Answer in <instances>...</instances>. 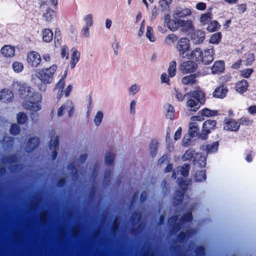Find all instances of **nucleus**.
I'll list each match as a JSON object with an SVG mask.
<instances>
[{
    "label": "nucleus",
    "mask_w": 256,
    "mask_h": 256,
    "mask_svg": "<svg viewBox=\"0 0 256 256\" xmlns=\"http://www.w3.org/2000/svg\"><path fill=\"white\" fill-rule=\"evenodd\" d=\"M19 95L24 100L22 106L24 108L32 112L30 117L32 122H36L38 120V114L36 112L42 109L40 102L42 99L41 94L35 92L34 90L26 84L20 85Z\"/></svg>",
    "instance_id": "1"
},
{
    "label": "nucleus",
    "mask_w": 256,
    "mask_h": 256,
    "mask_svg": "<svg viewBox=\"0 0 256 256\" xmlns=\"http://www.w3.org/2000/svg\"><path fill=\"white\" fill-rule=\"evenodd\" d=\"M188 96L190 98L186 102V106L191 111H197L205 103V94L202 90L191 91L188 93Z\"/></svg>",
    "instance_id": "2"
},
{
    "label": "nucleus",
    "mask_w": 256,
    "mask_h": 256,
    "mask_svg": "<svg viewBox=\"0 0 256 256\" xmlns=\"http://www.w3.org/2000/svg\"><path fill=\"white\" fill-rule=\"evenodd\" d=\"M57 68V65L52 64L48 68H42L40 70L36 72V76L44 84H50L53 80V76Z\"/></svg>",
    "instance_id": "3"
},
{
    "label": "nucleus",
    "mask_w": 256,
    "mask_h": 256,
    "mask_svg": "<svg viewBox=\"0 0 256 256\" xmlns=\"http://www.w3.org/2000/svg\"><path fill=\"white\" fill-rule=\"evenodd\" d=\"M216 124V122L214 120H208L205 121L202 124V133L199 137L202 140H206L208 138V134L215 128Z\"/></svg>",
    "instance_id": "4"
},
{
    "label": "nucleus",
    "mask_w": 256,
    "mask_h": 256,
    "mask_svg": "<svg viewBox=\"0 0 256 256\" xmlns=\"http://www.w3.org/2000/svg\"><path fill=\"white\" fill-rule=\"evenodd\" d=\"M189 40L185 38H180L178 42L176 48L179 52L180 56L185 58L188 56L186 52L189 50Z\"/></svg>",
    "instance_id": "5"
},
{
    "label": "nucleus",
    "mask_w": 256,
    "mask_h": 256,
    "mask_svg": "<svg viewBox=\"0 0 256 256\" xmlns=\"http://www.w3.org/2000/svg\"><path fill=\"white\" fill-rule=\"evenodd\" d=\"M197 68L198 65L195 62L188 60L182 62L180 65L179 69L184 74H188L194 72Z\"/></svg>",
    "instance_id": "6"
},
{
    "label": "nucleus",
    "mask_w": 256,
    "mask_h": 256,
    "mask_svg": "<svg viewBox=\"0 0 256 256\" xmlns=\"http://www.w3.org/2000/svg\"><path fill=\"white\" fill-rule=\"evenodd\" d=\"M214 50L212 46L205 50L203 52L202 60L200 62L206 65L210 64L214 60Z\"/></svg>",
    "instance_id": "7"
},
{
    "label": "nucleus",
    "mask_w": 256,
    "mask_h": 256,
    "mask_svg": "<svg viewBox=\"0 0 256 256\" xmlns=\"http://www.w3.org/2000/svg\"><path fill=\"white\" fill-rule=\"evenodd\" d=\"M27 60L30 65L36 68L40 64L42 60L38 53L32 52L28 54Z\"/></svg>",
    "instance_id": "8"
},
{
    "label": "nucleus",
    "mask_w": 256,
    "mask_h": 256,
    "mask_svg": "<svg viewBox=\"0 0 256 256\" xmlns=\"http://www.w3.org/2000/svg\"><path fill=\"white\" fill-rule=\"evenodd\" d=\"M192 14V11L190 8L185 7L178 6L174 11L173 18H181L190 16Z\"/></svg>",
    "instance_id": "9"
},
{
    "label": "nucleus",
    "mask_w": 256,
    "mask_h": 256,
    "mask_svg": "<svg viewBox=\"0 0 256 256\" xmlns=\"http://www.w3.org/2000/svg\"><path fill=\"white\" fill-rule=\"evenodd\" d=\"M205 38V34L201 30H196L190 35V39L195 44L202 43Z\"/></svg>",
    "instance_id": "10"
},
{
    "label": "nucleus",
    "mask_w": 256,
    "mask_h": 256,
    "mask_svg": "<svg viewBox=\"0 0 256 256\" xmlns=\"http://www.w3.org/2000/svg\"><path fill=\"white\" fill-rule=\"evenodd\" d=\"M59 144V138L58 136H56V138L53 140L51 139V140L49 144L50 149L52 150V160H54L58 155V152L56 151L57 148Z\"/></svg>",
    "instance_id": "11"
},
{
    "label": "nucleus",
    "mask_w": 256,
    "mask_h": 256,
    "mask_svg": "<svg viewBox=\"0 0 256 256\" xmlns=\"http://www.w3.org/2000/svg\"><path fill=\"white\" fill-rule=\"evenodd\" d=\"M40 139L38 137L30 138L26 143V151L30 152L34 150L40 144Z\"/></svg>",
    "instance_id": "12"
},
{
    "label": "nucleus",
    "mask_w": 256,
    "mask_h": 256,
    "mask_svg": "<svg viewBox=\"0 0 256 256\" xmlns=\"http://www.w3.org/2000/svg\"><path fill=\"white\" fill-rule=\"evenodd\" d=\"M228 91L227 88L224 85L220 86L215 89L213 96L216 98H223L226 96Z\"/></svg>",
    "instance_id": "13"
},
{
    "label": "nucleus",
    "mask_w": 256,
    "mask_h": 256,
    "mask_svg": "<svg viewBox=\"0 0 256 256\" xmlns=\"http://www.w3.org/2000/svg\"><path fill=\"white\" fill-rule=\"evenodd\" d=\"M224 63L222 60H216L214 62L211 68L212 72L213 74H220L224 72Z\"/></svg>",
    "instance_id": "14"
},
{
    "label": "nucleus",
    "mask_w": 256,
    "mask_h": 256,
    "mask_svg": "<svg viewBox=\"0 0 256 256\" xmlns=\"http://www.w3.org/2000/svg\"><path fill=\"white\" fill-rule=\"evenodd\" d=\"M0 52L4 56L10 58L14 56L15 49L14 46L6 45L2 48Z\"/></svg>",
    "instance_id": "15"
},
{
    "label": "nucleus",
    "mask_w": 256,
    "mask_h": 256,
    "mask_svg": "<svg viewBox=\"0 0 256 256\" xmlns=\"http://www.w3.org/2000/svg\"><path fill=\"white\" fill-rule=\"evenodd\" d=\"M196 158L194 162V164H198V166L200 168L205 167L206 166V158L204 156H202L201 153L198 152L196 154Z\"/></svg>",
    "instance_id": "16"
},
{
    "label": "nucleus",
    "mask_w": 256,
    "mask_h": 256,
    "mask_svg": "<svg viewBox=\"0 0 256 256\" xmlns=\"http://www.w3.org/2000/svg\"><path fill=\"white\" fill-rule=\"evenodd\" d=\"M248 87V82L246 80H242L238 82L235 86L236 90L240 94H243L245 92Z\"/></svg>",
    "instance_id": "17"
},
{
    "label": "nucleus",
    "mask_w": 256,
    "mask_h": 256,
    "mask_svg": "<svg viewBox=\"0 0 256 256\" xmlns=\"http://www.w3.org/2000/svg\"><path fill=\"white\" fill-rule=\"evenodd\" d=\"M184 193L185 192L184 191L178 190L174 192L173 200L174 206H177L182 202Z\"/></svg>",
    "instance_id": "18"
},
{
    "label": "nucleus",
    "mask_w": 256,
    "mask_h": 256,
    "mask_svg": "<svg viewBox=\"0 0 256 256\" xmlns=\"http://www.w3.org/2000/svg\"><path fill=\"white\" fill-rule=\"evenodd\" d=\"M197 154L198 152H196L195 150L192 148H190L185 152V153L182 155V158L183 161H186L191 160L194 162L196 157V154Z\"/></svg>",
    "instance_id": "19"
},
{
    "label": "nucleus",
    "mask_w": 256,
    "mask_h": 256,
    "mask_svg": "<svg viewBox=\"0 0 256 256\" xmlns=\"http://www.w3.org/2000/svg\"><path fill=\"white\" fill-rule=\"evenodd\" d=\"M240 124L238 122L233 120H229L226 123L224 130L230 131H237L239 129Z\"/></svg>",
    "instance_id": "20"
},
{
    "label": "nucleus",
    "mask_w": 256,
    "mask_h": 256,
    "mask_svg": "<svg viewBox=\"0 0 256 256\" xmlns=\"http://www.w3.org/2000/svg\"><path fill=\"white\" fill-rule=\"evenodd\" d=\"M199 134V128L196 122H190L189 124L188 134L192 138L197 136Z\"/></svg>",
    "instance_id": "21"
},
{
    "label": "nucleus",
    "mask_w": 256,
    "mask_h": 256,
    "mask_svg": "<svg viewBox=\"0 0 256 256\" xmlns=\"http://www.w3.org/2000/svg\"><path fill=\"white\" fill-rule=\"evenodd\" d=\"M44 10L43 17L45 20L48 22H52L54 18L56 17L55 12L50 8H47Z\"/></svg>",
    "instance_id": "22"
},
{
    "label": "nucleus",
    "mask_w": 256,
    "mask_h": 256,
    "mask_svg": "<svg viewBox=\"0 0 256 256\" xmlns=\"http://www.w3.org/2000/svg\"><path fill=\"white\" fill-rule=\"evenodd\" d=\"M12 95V94L9 90H2L0 94V100L3 102H10Z\"/></svg>",
    "instance_id": "23"
},
{
    "label": "nucleus",
    "mask_w": 256,
    "mask_h": 256,
    "mask_svg": "<svg viewBox=\"0 0 256 256\" xmlns=\"http://www.w3.org/2000/svg\"><path fill=\"white\" fill-rule=\"evenodd\" d=\"M14 144V140L13 138L10 136H4L2 140V146L4 150H10L12 148Z\"/></svg>",
    "instance_id": "24"
},
{
    "label": "nucleus",
    "mask_w": 256,
    "mask_h": 256,
    "mask_svg": "<svg viewBox=\"0 0 256 256\" xmlns=\"http://www.w3.org/2000/svg\"><path fill=\"white\" fill-rule=\"evenodd\" d=\"M180 27L182 28V30L184 32H187L192 28L193 24L191 20H182L180 21Z\"/></svg>",
    "instance_id": "25"
},
{
    "label": "nucleus",
    "mask_w": 256,
    "mask_h": 256,
    "mask_svg": "<svg viewBox=\"0 0 256 256\" xmlns=\"http://www.w3.org/2000/svg\"><path fill=\"white\" fill-rule=\"evenodd\" d=\"M18 162V157L16 154H10L8 156H3L2 162L4 164H11Z\"/></svg>",
    "instance_id": "26"
},
{
    "label": "nucleus",
    "mask_w": 256,
    "mask_h": 256,
    "mask_svg": "<svg viewBox=\"0 0 256 256\" xmlns=\"http://www.w3.org/2000/svg\"><path fill=\"white\" fill-rule=\"evenodd\" d=\"M142 213L140 210L134 211L130 217V221L132 224H138L142 218Z\"/></svg>",
    "instance_id": "27"
},
{
    "label": "nucleus",
    "mask_w": 256,
    "mask_h": 256,
    "mask_svg": "<svg viewBox=\"0 0 256 256\" xmlns=\"http://www.w3.org/2000/svg\"><path fill=\"white\" fill-rule=\"evenodd\" d=\"M204 52L199 48H195L191 53V58L196 62H200L202 60V57Z\"/></svg>",
    "instance_id": "28"
},
{
    "label": "nucleus",
    "mask_w": 256,
    "mask_h": 256,
    "mask_svg": "<svg viewBox=\"0 0 256 256\" xmlns=\"http://www.w3.org/2000/svg\"><path fill=\"white\" fill-rule=\"evenodd\" d=\"M180 20L181 19L180 18H173V19H172L170 24H168V26L167 27L172 31H176L178 28H180Z\"/></svg>",
    "instance_id": "29"
},
{
    "label": "nucleus",
    "mask_w": 256,
    "mask_h": 256,
    "mask_svg": "<svg viewBox=\"0 0 256 256\" xmlns=\"http://www.w3.org/2000/svg\"><path fill=\"white\" fill-rule=\"evenodd\" d=\"M158 144L156 140L152 139L150 144V154L152 158H154L157 154Z\"/></svg>",
    "instance_id": "30"
},
{
    "label": "nucleus",
    "mask_w": 256,
    "mask_h": 256,
    "mask_svg": "<svg viewBox=\"0 0 256 256\" xmlns=\"http://www.w3.org/2000/svg\"><path fill=\"white\" fill-rule=\"evenodd\" d=\"M196 74H190L184 77L182 80V82L184 84H192L196 82Z\"/></svg>",
    "instance_id": "31"
},
{
    "label": "nucleus",
    "mask_w": 256,
    "mask_h": 256,
    "mask_svg": "<svg viewBox=\"0 0 256 256\" xmlns=\"http://www.w3.org/2000/svg\"><path fill=\"white\" fill-rule=\"evenodd\" d=\"M179 190L184 191L186 192L188 187V182L186 180H184L183 178H178L177 180Z\"/></svg>",
    "instance_id": "32"
},
{
    "label": "nucleus",
    "mask_w": 256,
    "mask_h": 256,
    "mask_svg": "<svg viewBox=\"0 0 256 256\" xmlns=\"http://www.w3.org/2000/svg\"><path fill=\"white\" fill-rule=\"evenodd\" d=\"M218 146L219 143L218 141L215 142L211 144H207L206 148V153L208 154L216 152L218 150Z\"/></svg>",
    "instance_id": "33"
},
{
    "label": "nucleus",
    "mask_w": 256,
    "mask_h": 256,
    "mask_svg": "<svg viewBox=\"0 0 256 256\" xmlns=\"http://www.w3.org/2000/svg\"><path fill=\"white\" fill-rule=\"evenodd\" d=\"M220 27V24L216 20H213L208 24L206 29L208 32H212L218 31Z\"/></svg>",
    "instance_id": "34"
},
{
    "label": "nucleus",
    "mask_w": 256,
    "mask_h": 256,
    "mask_svg": "<svg viewBox=\"0 0 256 256\" xmlns=\"http://www.w3.org/2000/svg\"><path fill=\"white\" fill-rule=\"evenodd\" d=\"M206 178L205 170H200L198 171L194 176V180L196 182H202L206 180Z\"/></svg>",
    "instance_id": "35"
},
{
    "label": "nucleus",
    "mask_w": 256,
    "mask_h": 256,
    "mask_svg": "<svg viewBox=\"0 0 256 256\" xmlns=\"http://www.w3.org/2000/svg\"><path fill=\"white\" fill-rule=\"evenodd\" d=\"M53 33L50 29H45L42 32L43 40L46 42H50L52 40Z\"/></svg>",
    "instance_id": "36"
},
{
    "label": "nucleus",
    "mask_w": 256,
    "mask_h": 256,
    "mask_svg": "<svg viewBox=\"0 0 256 256\" xmlns=\"http://www.w3.org/2000/svg\"><path fill=\"white\" fill-rule=\"evenodd\" d=\"M164 106H165V108L167 110L166 117L172 120L174 118V106H172L170 104H166Z\"/></svg>",
    "instance_id": "37"
},
{
    "label": "nucleus",
    "mask_w": 256,
    "mask_h": 256,
    "mask_svg": "<svg viewBox=\"0 0 256 256\" xmlns=\"http://www.w3.org/2000/svg\"><path fill=\"white\" fill-rule=\"evenodd\" d=\"M114 158V154L110 151L107 152L105 155V164L110 166L112 164Z\"/></svg>",
    "instance_id": "38"
},
{
    "label": "nucleus",
    "mask_w": 256,
    "mask_h": 256,
    "mask_svg": "<svg viewBox=\"0 0 256 256\" xmlns=\"http://www.w3.org/2000/svg\"><path fill=\"white\" fill-rule=\"evenodd\" d=\"M17 122L20 124H24L28 120L27 115L24 112H20L16 116Z\"/></svg>",
    "instance_id": "39"
},
{
    "label": "nucleus",
    "mask_w": 256,
    "mask_h": 256,
    "mask_svg": "<svg viewBox=\"0 0 256 256\" xmlns=\"http://www.w3.org/2000/svg\"><path fill=\"white\" fill-rule=\"evenodd\" d=\"M200 113L202 114L204 116H212L217 115L218 112L215 110H211L208 108H204L200 110Z\"/></svg>",
    "instance_id": "40"
},
{
    "label": "nucleus",
    "mask_w": 256,
    "mask_h": 256,
    "mask_svg": "<svg viewBox=\"0 0 256 256\" xmlns=\"http://www.w3.org/2000/svg\"><path fill=\"white\" fill-rule=\"evenodd\" d=\"M172 0H160L158 4L162 11L168 10L169 5L172 2Z\"/></svg>",
    "instance_id": "41"
},
{
    "label": "nucleus",
    "mask_w": 256,
    "mask_h": 256,
    "mask_svg": "<svg viewBox=\"0 0 256 256\" xmlns=\"http://www.w3.org/2000/svg\"><path fill=\"white\" fill-rule=\"evenodd\" d=\"M176 62L175 61H172L170 62L169 64V67L168 68V75L170 77H173L176 75Z\"/></svg>",
    "instance_id": "42"
},
{
    "label": "nucleus",
    "mask_w": 256,
    "mask_h": 256,
    "mask_svg": "<svg viewBox=\"0 0 256 256\" xmlns=\"http://www.w3.org/2000/svg\"><path fill=\"white\" fill-rule=\"evenodd\" d=\"M222 38V34L220 32H216L212 35L210 42L214 44H218Z\"/></svg>",
    "instance_id": "43"
},
{
    "label": "nucleus",
    "mask_w": 256,
    "mask_h": 256,
    "mask_svg": "<svg viewBox=\"0 0 256 256\" xmlns=\"http://www.w3.org/2000/svg\"><path fill=\"white\" fill-rule=\"evenodd\" d=\"M190 169V164H184L180 168V174L184 177L187 176L188 175Z\"/></svg>",
    "instance_id": "44"
},
{
    "label": "nucleus",
    "mask_w": 256,
    "mask_h": 256,
    "mask_svg": "<svg viewBox=\"0 0 256 256\" xmlns=\"http://www.w3.org/2000/svg\"><path fill=\"white\" fill-rule=\"evenodd\" d=\"M104 117L103 112L102 111H98L94 118V122L96 126H98L101 124Z\"/></svg>",
    "instance_id": "45"
},
{
    "label": "nucleus",
    "mask_w": 256,
    "mask_h": 256,
    "mask_svg": "<svg viewBox=\"0 0 256 256\" xmlns=\"http://www.w3.org/2000/svg\"><path fill=\"white\" fill-rule=\"evenodd\" d=\"M140 90V86L137 84H133L128 88V93L130 96H134Z\"/></svg>",
    "instance_id": "46"
},
{
    "label": "nucleus",
    "mask_w": 256,
    "mask_h": 256,
    "mask_svg": "<svg viewBox=\"0 0 256 256\" xmlns=\"http://www.w3.org/2000/svg\"><path fill=\"white\" fill-rule=\"evenodd\" d=\"M192 220V212H188L183 214L181 217L180 220L183 222H190Z\"/></svg>",
    "instance_id": "47"
},
{
    "label": "nucleus",
    "mask_w": 256,
    "mask_h": 256,
    "mask_svg": "<svg viewBox=\"0 0 256 256\" xmlns=\"http://www.w3.org/2000/svg\"><path fill=\"white\" fill-rule=\"evenodd\" d=\"M84 20L86 22L84 26L90 27L93 24V17L92 14H88L84 16Z\"/></svg>",
    "instance_id": "48"
},
{
    "label": "nucleus",
    "mask_w": 256,
    "mask_h": 256,
    "mask_svg": "<svg viewBox=\"0 0 256 256\" xmlns=\"http://www.w3.org/2000/svg\"><path fill=\"white\" fill-rule=\"evenodd\" d=\"M152 32H153L152 28L149 26H147L146 36L152 42H154L155 41V38H154V36L153 35Z\"/></svg>",
    "instance_id": "49"
},
{
    "label": "nucleus",
    "mask_w": 256,
    "mask_h": 256,
    "mask_svg": "<svg viewBox=\"0 0 256 256\" xmlns=\"http://www.w3.org/2000/svg\"><path fill=\"white\" fill-rule=\"evenodd\" d=\"M186 238H188V234L183 231L180 232L176 236V240L180 243L184 242Z\"/></svg>",
    "instance_id": "50"
},
{
    "label": "nucleus",
    "mask_w": 256,
    "mask_h": 256,
    "mask_svg": "<svg viewBox=\"0 0 256 256\" xmlns=\"http://www.w3.org/2000/svg\"><path fill=\"white\" fill-rule=\"evenodd\" d=\"M12 68L15 72H20L24 68L23 64L21 62H15L12 64Z\"/></svg>",
    "instance_id": "51"
},
{
    "label": "nucleus",
    "mask_w": 256,
    "mask_h": 256,
    "mask_svg": "<svg viewBox=\"0 0 256 256\" xmlns=\"http://www.w3.org/2000/svg\"><path fill=\"white\" fill-rule=\"evenodd\" d=\"M72 54L71 58L72 61H74L78 62L80 59V52H78L74 48H73L72 49Z\"/></svg>",
    "instance_id": "52"
},
{
    "label": "nucleus",
    "mask_w": 256,
    "mask_h": 256,
    "mask_svg": "<svg viewBox=\"0 0 256 256\" xmlns=\"http://www.w3.org/2000/svg\"><path fill=\"white\" fill-rule=\"evenodd\" d=\"M211 18L210 12L202 14L200 18V22L204 24H208Z\"/></svg>",
    "instance_id": "53"
},
{
    "label": "nucleus",
    "mask_w": 256,
    "mask_h": 256,
    "mask_svg": "<svg viewBox=\"0 0 256 256\" xmlns=\"http://www.w3.org/2000/svg\"><path fill=\"white\" fill-rule=\"evenodd\" d=\"M20 126L17 124H14L11 125L10 132L11 134L16 135L20 133Z\"/></svg>",
    "instance_id": "54"
},
{
    "label": "nucleus",
    "mask_w": 256,
    "mask_h": 256,
    "mask_svg": "<svg viewBox=\"0 0 256 256\" xmlns=\"http://www.w3.org/2000/svg\"><path fill=\"white\" fill-rule=\"evenodd\" d=\"M177 40L178 38L174 34H172L166 37L165 42L166 44H170L171 43L175 42Z\"/></svg>",
    "instance_id": "55"
},
{
    "label": "nucleus",
    "mask_w": 256,
    "mask_h": 256,
    "mask_svg": "<svg viewBox=\"0 0 256 256\" xmlns=\"http://www.w3.org/2000/svg\"><path fill=\"white\" fill-rule=\"evenodd\" d=\"M170 233L172 234H176L181 228L180 224L179 222L175 224L172 225L170 226Z\"/></svg>",
    "instance_id": "56"
},
{
    "label": "nucleus",
    "mask_w": 256,
    "mask_h": 256,
    "mask_svg": "<svg viewBox=\"0 0 256 256\" xmlns=\"http://www.w3.org/2000/svg\"><path fill=\"white\" fill-rule=\"evenodd\" d=\"M111 170H106L105 171L104 181L106 185H109L110 180Z\"/></svg>",
    "instance_id": "57"
},
{
    "label": "nucleus",
    "mask_w": 256,
    "mask_h": 256,
    "mask_svg": "<svg viewBox=\"0 0 256 256\" xmlns=\"http://www.w3.org/2000/svg\"><path fill=\"white\" fill-rule=\"evenodd\" d=\"M194 252L196 256H204L205 249L202 246H199L194 249Z\"/></svg>",
    "instance_id": "58"
},
{
    "label": "nucleus",
    "mask_w": 256,
    "mask_h": 256,
    "mask_svg": "<svg viewBox=\"0 0 256 256\" xmlns=\"http://www.w3.org/2000/svg\"><path fill=\"white\" fill-rule=\"evenodd\" d=\"M253 72L252 68H246L241 71L240 75L244 78H248Z\"/></svg>",
    "instance_id": "59"
},
{
    "label": "nucleus",
    "mask_w": 256,
    "mask_h": 256,
    "mask_svg": "<svg viewBox=\"0 0 256 256\" xmlns=\"http://www.w3.org/2000/svg\"><path fill=\"white\" fill-rule=\"evenodd\" d=\"M252 120H250L248 117H242L240 119L239 124L249 126L251 125Z\"/></svg>",
    "instance_id": "60"
},
{
    "label": "nucleus",
    "mask_w": 256,
    "mask_h": 256,
    "mask_svg": "<svg viewBox=\"0 0 256 256\" xmlns=\"http://www.w3.org/2000/svg\"><path fill=\"white\" fill-rule=\"evenodd\" d=\"M192 137L190 136L189 134L187 136H185L182 140V144L184 146H188L191 144V138Z\"/></svg>",
    "instance_id": "61"
},
{
    "label": "nucleus",
    "mask_w": 256,
    "mask_h": 256,
    "mask_svg": "<svg viewBox=\"0 0 256 256\" xmlns=\"http://www.w3.org/2000/svg\"><path fill=\"white\" fill-rule=\"evenodd\" d=\"M254 61V56L253 54H250L248 55L246 59L245 60L246 66L252 65Z\"/></svg>",
    "instance_id": "62"
},
{
    "label": "nucleus",
    "mask_w": 256,
    "mask_h": 256,
    "mask_svg": "<svg viewBox=\"0 0 256 256\" xmlns=\"http://www.w3.org/2000/svg\"><path fill=\"white\" fill-rule=\"evenodd\" d=\"M65 84V81L63 79H60L56 84L55 90H58V92H62L63 88Z\"/></svg>",
    "instance_id": "63"
},
{
    "label": "nucleus",
    "mask_w": 256,
    "mask_h": 256,
    "mask_svg": "<svg viewBox=\"0 0 256 256\" xmlns=\"http://www.w3.org/2000/svg\"><path fill=\"white\" fill-rule=\"evenodd\" d=\"M38 4L40 5V9L42 11H44V10L47 8H49L48 6V0H38Z\"/></svg>",
    "instance_id": "64"
}]
</instances>
